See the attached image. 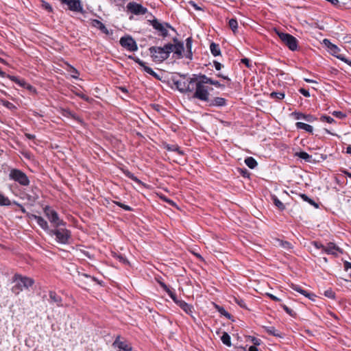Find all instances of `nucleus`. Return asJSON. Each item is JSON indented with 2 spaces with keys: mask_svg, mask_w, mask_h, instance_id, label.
Returning <instances> with one entry per match:
<instances>
[{
  "mask_svg": "<svg viewBox=\"0 0 351 351\" xmlns=\"http://www.w3.org/2000/svg\"><path fill=\"white\" fill-rule=\"evenodd\" d=\"M339 248L336 246L333 243H328L326 246L324 247V252L328 254L337 255Z\"/></svg>",
  "mask_w": 351,
  "mask_h": 351,
  "instance_id": "a211bd4d",
  "label": "nucleus"
},
{
  "mask_svg": "<svg viewBox=\"0 0 351 351\" xmlns=\"http://www.w3.org/2000/svg\"><path fill=\"white\" fill-rule=\"evenodd\" d=\"M291 287L293 290L296 291L297 292L300 293L301 294L304 295V296L308 298L311 300H313L312 296H314V295L307 293L306 291L302 289L300 286L296 285H292Z\"/></svg>",
  "mask_w": 351,
  "mask_h": 351,
  "instance_id": "4be33fe9",
  "label": "nucleus"
},
{
  "mask_svg": "<svg viewBox=\"0 0 351 351\" xmlns=\"http://www.w3.org/2000/svg\"><path fill=\"white\" fill-rule=\"evenodd\" d=\"M10 180L18 182L20 185L27 186L29 184V180L27 175L22 171L17 169H12L9 173Z\"/></svg>",
  "mask_w": 351,
  "mask_h": 351,
  "instance_id": "423d86ee",
  "label": "nucleus"
},
{
  "mask_svg": "<svg viewBox=\"0 0 351 351\" xmlns=\"http://www.w3.org/2000/svg\"><path fill=\"white\" fill-rule=\"evenodd\" d=\"M301 197L305 202H308L310 204L314 206L315 208H318V205L313 199H310L306 195L302 194Z\"/></svg>",
  "mask_w": 351,
  "mask_h": 351,
  "instance_id": "58836bf2",
  "label": "nucleus"
},
{
  "mask_svg": "<svg viewBox=\"0 0 351 351\" xmlns=\"http://www.w3.org/2000/svg\"><path fill=\"white\" fill-rule=\"evenodd\" d=\"M25 198H26L29 202L34 203L39 198V195L33 192L32 195L27 193L25 194Z\"/></svg>",
  "mask_w": 351,
  "mask_h": 351,
  "instance_id": "2f4dec72",
  "label": "nucleus"
},
{
  "mask_svg": "<svg viewBox=\"0 0 351 351\" xmlns=\"http://www.w3.org/2000/svg\"><path fill=\"white\" fill-rule=\"evenodd\" d=\"M16 84L21 87L25 88L29 90H35L34 88L32 85L27 84L24 80L19 79Z\"/></svg>",
  "mask_w": 351,
  "mask_h": 351,
  "instance_id": "c756f323",
  "label": "nucleus"
},
{
  "mask_svg": "<svg viewBox=\"0 0 351 351\" xmlns=\"http://www.w3.org/2000/svg\"><path fill=\"white\" fill-rule=\"evenodd\" d=\"M49 234L51 236H56V241L58 243L64 245L69 244L71 238V231L60 227L51 229Z\"/></svg>",
  "mask_w": 351,
  "mask_h": 351,
  "instance_id": "7ed1b4c3",
  "label": "nucleus"
},
{
  "mask_svg": "<svg viewBox=\"0 0 351 351\" xmlns=\"http://www.w3.org/2000/svg\"><path fill=\"white\" fill-rule=\"evenodd\" d=\"M296 119H304L307 122H313L316 119L311 114H304L300 112L294 113Z\"/></svg>",
  "mask_w": 351,
  "mask_h": 351,
  "instance_id": "aec40b11",
  "label": "nucleus"
},
{
  "mask_svg": "<svg viewBox=\"0 0 351 351\" xmlns=\"http://www.w3.org/2000/svg\"><path fill=\"white\" fill-rule=\"evenodd\" d=\"M119 42L123 47L130 51H136L138 49L136 41L130 36L121 38Z\"/></svg>",
  "mask_w": 351,
  "mask_h": 351,
  "instance_id": "9b49d317",
  "label": "nucleus"
},
{
  "mask_svg": "<svg viewBox=\"0 0 351 351\" xmlns=\"http://www.w3.org/2000/svg\"><path fill=\"white\" fill-rule=\"evenodd\" d=\"M167 44L164 47H152L149 48V51L153 60L155 62H162L167 59L169 56V51L167 49Z\"/></svg>",
  "mask_w": 351,
  "mask_h": 351,
  "instance_id": "39448f33",
  "label": "nucleus"
},
{
  "mask_svg": "<svg viewBox=\"0 0 351 351\" xmlns=\"http://www.w3.org/2000/svg\"><path fill=\"white\" fill-rule=\"evenodd\" d=\"M295 125L298 129L304 130L310 133L313 132V128L311 125L302 122H297Z\"/></svg>",
  "mask_w": 351,
  "mask_h": 351,
  "instance_id": "5701e85b",
  "label": "nucleus"
},
{
  "mask_svg": "<svg viewBox=\"0 0 351 351\" xmlns=\"http://www.w3.org/2000/svg\"><path fill=\"white\" fill-rule=\"evenodd\" d=\"M125 174H126V176H127L128 178H131L132 180H134V181H136V182L138 181V179L136 178V177H135V176H134V174H132V173H130V172H129V171H127V172L125 173Z\"/></svg>",
  "mask_w": 351,
  "mask_h": 351,
  "instance_id": "13d9d810",
  "label": "nucleus"
},
{
  "mask_svg": "<svg viewBox=\"0 0 351 351\" xmlns=\"http://www.w3.org/2000/svg\"><path fill=\"white\" fill-rule=\"evenodd\" d=\"M214 65H215L216 70H217V71L220 70L222 67L221 64L218 62H216V61L214 62Z\"/></svg>",
  "mask_w": 351,
  "mask_h": 351,
  "instance_id": "e2e57ef3",
  "label": "nucleus"
},
{
  "mask_svg": "<svg viewBox=\"0 0 351 351\" xmlns=\"http://www.w3.org/2000/svg\"><path fill=\"white\" fill-rule=\"evenodd\" d=\"M143 68V70L146 73H147L148 74L152 75L153 77H154L156 79H159L158 75L155 71H154L152 68L146 66L145 64L144 65V66Z\"/></svg>",
  "mask_w": 351,
  "mask_h": 351,
  "instance_id": "72a5a7b5",
  "label": "nucleus"
},
{
  "mask_svg": "<svg viewBox=\"0 0 351 351\" xmlns=\"http://www.w3.org/2000/svg\"><path fill=\"white\" fill-rule=\"evenodd\" d=\"M340 60L351 66V61L347 59L346 58H340Z\"/></svg>",
  "mask_w": 351,
  "mask_h": 351,
  "instance_id": "774afa93",
  "label": "nucleus"
},
{
  "mask_svg": "<svg viewBox=\"0 0 351 351\" xmlns=\"http://www.w3.org/2000/svg\"><path fill=\"white\" fill-rule=\"evenodd\" d=\"M0 205L1 206H10L11 205V202L8 199V197L4 196L3 195L0 193Z\"/></svg>",
  "mask_w": 351,
  "mask_h": 351,
  "instance_id": "473e14b6",
  "label": "nucleus"
},
{
  "mask_svg": "<svg viewBox=\"0 0 351 351\" xmlns=\"http://www.w3.org/2000/svg\"><path fill=\"white\" fill-rule=\"evenodd\" d=\"M12 283L14 285L12 287V291L14 294L18 295L23 290L27 289L32 287L34 283V280L31 278L15 274L12 277Z\"/></svg>",
  "mask_w": 351,
  "mask_h": 351,
  "instance_id": "f03ea898",
  "label": "nucleus"
},
{
  "mask_svg": "<svg viewBox=\"0 0 351 351\" xmlns=\"http://www.w3.org/2000/svg\"><path fill=\"white\" fill-rule=\"evenodd\" d=\"M167 49L169 51V53L173 52L177 55L178 58L182 57V52L184 51V45L182 43H177L175 45L173 44H167Z\"/></svg>",
  "mask_w": 351,
  "mask_h": 351,
  "instance_id": "2eb2a0df",
  "label": "nucleus"
},
{
  "mask_svg": "<svg viewBox=\"0 0 351 351\" xmlns=\"http://www.w3.org/2000/svg\"><path fill=\"white\" fill-rule=\"evenodd\" d=\"M324 44L328 48L329 52L336 58L340 60V58H346L343 55L340 54V49L335 45L330 43L328 39L325 38L323 40Z\"/></svg>",
  "mask_w": 351,
  "mask_h": 351,
  "instance_id": "4468645a",
  "label": "nucleus"
},
{
  "mask_svg": "<svg viewBox=\"0 0 351 351\" xmlns=\"http://www.w3.org/2000/svg\"><path fill=\"white\" fill-rule=\"evenodd\" d=\"M276 32L282 42L291 51L298 49V40L292 35L278 30Z\"/></svg>",
  "mask_w": 351,
  "mask_h": 351,
  "instance_id": "0eeeda50",
  "label": "nucleus"
},
{
  "mask_svg": "<svg viewBox=\"0 0 351 351\" xmlns=\"http://www.w3.org/2000/svg\"><path fill=\"white\" fill-rule=\"evenodd\" d=\"M229 27L232 30L234 33L236 32L237 27H238V23L237 21L234 19H232L229 21Z\"/></svg>",
  "mask_w": 351,
  "mask_h": 351,
  "instance_id": "f704fd0d",
  "label": "nucleus"
},
{
  "mask_svg": "<svg viewBox=\"0 0 351 351\" xmlns=\"http://www.w3.org/2000/svg\"><path fill=\"white\" fill-rule=\"evenodd\" d=\"M271 199L274 205L280 210H283L285 209V206L284 204L276 196L272 195Z\"/></svg>",
  "mask_w": 351,
  "mask_h": 351,
  "instance_id": "393cba45",
  "label": "nucleus"
},
{
  "mask_svg": "<svg viewBox=\"0 0 351 351\" xmlns=\"http://www.w3.org/2000/svg\"><path fill=\"white\" fill-rule=\"evenodd\" d=\"M270 97L278 100H281L285 97V94L281 92H272Z\"/></svg>",
  "mask_w": 351,
  "mask_h": 351,
  "instance_id": "e433bc0d",
  "label": "nucleus"
},
{
  "mask_svg": "<svg viewBox=\"0 0 351 351\" xmlns=\"http://www.w3.org/2000/svg\"><path fill=\"white\" fill-rule=\"evenodd\" d=\"M168 295L170 296V298L178 305L179 304V302H181L182 300H178L177 298H176V294L171 291V290L167 292Z\"/></svg>",
  "mask_w": 351,
  "mask_h": 351,
  "instance_id": "49530a36",
  "label": "nucleus"
},
{
  "mask_svg": "<svg viewBox=\"0 0 351 351\" xmlns=\"http://www.w3.org/2000/svg\"><path fill=\"white\" fill-rule=\"evenodd\" d=\"M178 306L187 314L191 315L192 313V306L184 301L179 302Z\"/></svg>",
  "mask_w": 351,
  "mask_h": 351,
  "instance_id": "b1692460",
  "label": "nucleus"
},
{
  "mask_svg": "<svg viewBox=\"0 0 351 351\" xmlns=\"http://www.w3.org/2000/svg\"><path fill=\"white\" fill-rule=\"evenodd\" d=\"M209 106H223L226 104V99L222 97H215L209 100Z\"/></svg>",
  "mask_w": 351,
  "mask_h": 351,
  "instance_id": "412c9836",
  "label": "nucleus"
},
{
  "mask_svg": "<svg viewBox=\"0 0 351 351\" xmlns=\"http://www.w3.org/2000/svg\"><path fill=\"white\" fill-rule=\"evenodd\" d=\"M202 77H203V79H204L206 80L207 84H211V85H214L216 87H224V86L221 84L219 83V82H218L217 80H213V79L207 77L205 75H202Z\"/></svg>",
  "mask_w": 351,
  "mask_h": 351,
  "instance_id": "cd10ccee",
  "label": "nucleus"
},
{
  "mask_svg": "<svg viewBox=\"0 0 351 351\" xmlns=\"http://www.w3.org/2000/svg\"><path fill=\"white\" fill-rule=\"evenodd\" d=\"M265 330L269 333V335H271L273 336L276 337H280V334L278 332V331L275 329L273 326H268L265 327Z\"/></svg>",
  "mask_w": 351,
  "mask_h": 351,
  "instance_id": "c9c22d12",
  "label": "nucleus"
},
{
  "mask_svg": "<svg viewBox=\"0 0 351 351\" xmlns=\"http://www.w3.org/2000/svg\"><path fill=\"white\" fill-rule=\"evenodd\" d=\"M43 7L47 10V11L49 12H51L52 11V8L51 6L50 5L49 3H47V2H43Z\"/></svg>",
  "mask_w": 351,
  "mask_h": 351,
  "instance_id": "864d4df0",
  "label": "nucleus"
},
{
  "mask_svg": "<svg viewBox=\"0 0 351 351\" xmlns=\"http://www.w3.org/2000/svg\"><path fill=\"white\" fill-rule=\"evenodd\" d=\"M195 76L188 80H180L174 82L176 88L182 93L192 92L194 90L193 82Z\"/></svg>",
  "mask_w": 351,
  "mask_h": 351,
  "instance_id": "6e6552de",
  "label": "nucleus"
},
{
  "mask_svg": "<svg viewBox=\"0 0 351 351\" xmlns=\"http://www.w3.org/2000/svg\"><path fill=\"white\" fill-rule=\"evenodd\" d=\"M25 136L28 139H30V140H34V139H35V138H36L35 135H34V134H29V133H25Z\"/></svg>",
  "mask_w": 351,
  "mask_h": 351,
  "instance_id": "69168bd1",
  "label": "nucleus"
},
{
  "mask_svg": "<svg viewBox=\"0 0 351 351\" xmlns=\"http://www.w3.org/2000/svg\"><path fill=\"white\" fill-rule=\"evenodd\" d=\"M72 77H74V78H77V75H78V71L74 69V68H72Z\"/></svg>",
  "mask_w": 351,
  "mask_h": 351,
  "instance_id": "0e129e2a",
  "label": "nucleus"
},
{
  "mask_svg": "<svg viewBox=\"0 0 351 351\" xmlns=\"http://www.w3.org/2000/svg\"><path fill=\"white\" fill-rule=\"evenodd\" d=\"M189 4L194 8L196 10H201L202 8L199 7L194 1H190Z\"/></svg>",
  "mask_w": 351,
  "mask_h": 351,
  "instance_id": "052dcab7",
  "label": "nucleus"
},
{
  "mask_svg": "<svg viewBox=\"0 0 351 351\" xmlns=\"http://www.w3.org/2000/svg\"><path fill=\"white\" fill-rule=\"evenodd\" d=\"M168 295L170 296V298L178 305L179 304V302H181L182 300H178L177 298H176V294L171 291V290L167 292Z\"/></svg>",
  "mask_w": 351,
  "mask_h": 351,
  "instance_id": "a18cd8bd",
  "label": "nucleus"
},
{
  "mask_svg": "<svg viewBox=\"0 0 351 351\" xmlns=\"http://www.w3.org/2000/svg\"><path fill=\"white\" fill-rule=\"evenodd\" d=\"M320 119L322 121H326L328 123H332L335 122V120L332 117L326 115H322Z\"/></svg>",
  "mask_w": 351,
  "mask_h": 351,
  "instance_id": "37998d69",
  "label": "nucleus"
},
{
  "mask_svg": "<svg viewBox=\"0 0 351 351\" xmlns=\"http://www.w3.org/2000/svg\"><path fill=\"white\" fill-rule=\"evenodd\" d=\"M210 51H211L212 54L214 56H219L220 53H221V51H220V48H219V45H217V44H216L215 43H212L210 44Z\"/></svg>",
  "mask_w": 351,
  "mask_h": 351,
  "instance_id": "a878e982",
  "label": "nucleus"
},
{
  "mask_svg": "<svg viewBox=\"0 0 351 351\" xmlns=\"http://www.w3.org/2000/svg\"><path fill=\"white\" fill-rule=\"evenodd\" d=\"M8 77L9 79H10L12 81L14 82L15 83H17V81L19 80V78H18L16 76H13V75H8Z\"/></svg>",
  "mask_w": 351,
  "mask_h": 351,
  "instance_id": "338daca9",
  "label": "nucleus"
},
{
  "mask_svg": "<svg viewBox=\"0 0 351 351\" xmlns=\"http://www.w3.org/2000/svg\"><path fill=\"white\" fill-rule=\"evenodd\" d=\"M111 256H113L114 258L117 259L120 263H122L123 264H126L128 263L126 258L123 257L122 255H117L116 253H112L111 252Z\"/></svg>",
  "mask_w": 351,
  "mask_h": 351,
  "instance_id": "4c0bfd02",
  "label": "nucleus"
},
{
  "mask_svg": "<svg viewBox=\"0 0 351 351\" xmlns=\"http://www.w3.org/2000/svg\"><path fill=\"white\" fill-rule=\"evenodd\" d=\"M32 218L34 219L38 225L45 231H46L48 234H49V232L51 230L49 228V224L47 221L42 217L38 216L36 215H32Z\"/></svg>",
  "mask_w": 351,
  "mask_h": 351,
  "instance_id": "f3484780",
  "label": "nucleus"
},
{
  "mask_svg": "<svg viewBox=\"0 0 351 351\" xmlns=\"http://www.w3.org/2000/svg\"><path fill=\"white\" fill-rule=\"evenodd\" d=\"M112 346L117 351H131L132 346L124 338L118 337L112 343Z\"/></svg>",
  "mask_w": 351,
  "mask_h": 351,
  "instance_id": "f8f14e48",
  "label": "nucleus"
},
{
  "mask_svg": "<svg viewBox=\"0 0 351 351\" xmlns=\"http://www.w3.org/2000/svg\"><path fill=\"white\" fill-rule=\"evenodd\" d=\"M167 149L169 151L177 152L178 154H180L181 155L183 154L182 151H181L180 149V148L177 145H167Z\"/></svg>",
  "mask_w": 351,
  "mask_h": 351,
  "instance_id": "a19ab883",
  "label": "nucleus"
},
{
  "mask_svg": "<svg viewBox=\"0 0 351 351\" xmlns=\"http://www.w3.org/2000/svg\"><path fill=\"white\" fill-rule=\"evenodd\" d=\"M160 283V285L161 286V287L167 293L168 291H170V289L168 288V287L164 283V282H159Z\"/></svg>",
  "mask_w": 351,
  "mask_h": 351,
  "instance_id": "680f3d73",
  "label": "nucleus"
},
{
  "mask_svg": "<svg viewBox=\"0 0 351 351\" xmlns=\"http://www.w3.org/2000/svg\"><path fill=\"white\" fill-rule=\"evenodd\" d=\"M251 340H252V342L255 345V346H258L261 344V339H257L256 337H252L251 338Z\"/></svg>",
  "mask_w": 351,
  "mask_h": 351,
  "instance_id": "4d7b16f0",
  "label": "nucleus"
},
{
  "mask_svg": "<svg viewBox=\"0 0 351 351\" xmlns=\"http://www.w3.org/2000/svg\"><path fill=\"white\" fill-rule=\"evenodd\" d=\"M295 155L298 156L299 158L304 160L306 162L310 161V160L311 158V156H310L308 153H306L305 152H297L295 154Z\"/></svg>",
  "mask_w": 351,
  "mask_h": 351,
  "instance_id": "7c9ffc66",
  "label": "nucleus"
},
{
  "mask_svg": "<svg viewBox=\"0 0 351 351\" xmlns=\"http://www.w3.org/2000/svg\"><path fill=\"white\" fill-rule=\"evenodd\" d=\"M221 340L223 344L226 346L230 347L232 343L230 341V337L226 332H223L222 336L221 337Z\"/></svg>",
  "mask_w": 351,
  "mask_h": 351,
  "instance_id": "c85d7f7f",
  "label": "nucleus"
},
{
  "mask_svg": "<svg viewBox=\"0 0 351 351\" xmlns=\"http://www.w3.org/2000/svg\"><path fill=\"white\" fill-rule=\"evenodd\" d=\"M49 299L51 302L56 303L58 306H62V299L60 296L58 295L55 291H50L49 293Z\"/></svg>",
  "mask_w": 351,
  "mask_h": 351,
  "instance_id": "6ab92c4d",
  "label": "nucleus"
},
{
  "mask_svg": "<svg viewBox=\"0 0 351 351\" xmlns=\"http://www.w3.org/2000/svg\"><path fill=\"white\" fill-rule=\"evenodd\" d=\"M112 202H113V204H115L118 205L119 206L123 208L125 210H132V208L129 206L125 205L121 202H119L117 201H112Z\"/></svg>",
  "mask_w": 351,
  "mask_h": 351,
  "instance_id": "09e8293b",
  "label": "nucleus"
},
{
  "mask_svg": "<svg viewBox=\"0 0 351 351\" xmlns=\"http://www.w3.org/2000/svg\"><path fill=\"white\" fill-rule=\"evenodd\" d=\"M77 280L79 285L84 289H86V287L90 286L93 283H99L95 277L80 272H78Z\"/></svg>",
  "mask_w": 351,
  "mask_h": 351,
  "instance_id": "1a4fd4ad",
  "label": "nucleus"
},
{
  "mask_svg": "<svg viewBox=\"0 0 351 351\" xmlns=\"http://www.w3.org/2000/svg\"><path fill=\"white\" fill-rule=\"evenodd\" d=\"M312 244L315 246V247H316L317 249H322V251L324 252V245H323L322 243H320L319 242H317V241H313L312 243Z\"/></svg>",
  "mask_w": 351,
  "mask_h": 351,
  "instance_id": "603ef678",
  "label": "nucleus"
},
{
  "mask_svg": "<svg viewBox=\"0 0 351 351\" xmlns=\"http://www.w3.org/2000/svg\"><path fill=\"white\" fill-rule=\"evenodd\" d=\"M92 25L93 27L99 29L102 25V23L98 20H93L92 21Z\"/></svg>",
  "mask_w": 351,
  "mask_h": 351,
  "instance_id": "3c124183",
  "label": "nucleus"
},
{
  "mask_svg": "<svg viewBox=\"0 0 351 351\" xmlns=\"http://www.w3.org/2000/svg\"><path fill=\"white\" fill-rule=\"evenodd\" d=\"M245 165L250 169H254L257 166L256 160L252 157H247L245 159Z\"/></svg>",
  "mask_w": 351,
  "mask_h": 351,
  "instance_id": "bb28decb",
  "label": "nucleus"
},
{
  "mask_svg": "<svg viewBox=\"0 0 351 351\" xmlns=\"http://www.w3.org/2000/svg\"><path fill=\"white\" fill-rule=\"evenodd\" d=\"M151 24L152 27L158 32L159 35L162 37H166L168 35V28L172 29L173 28L167 23H161L157 19H154L151 21Z\"/></svg>",
  "mask_w": 351,
  "mask_h": 351,
  "instance_id": "9d476101",
  "label": "nucleus"
},
{
  "mask_svg": "<svg viewBox=\"0 0 351 351\" xmlns=\"http://www.w3.org/2000/svg\"><path fill=\"white\" fill-rule=\"evenodd\" d=\"M280 245L286 249H289L291 247V244L288 241H280Z\"/></svg>",
  "mask_w": 351,
  "mask_h": 351,
  "instance_id": "8fccbe9b",
  "label": "nucleus"
},
{
  "mask_svg": "<svg viewBox=\"0 0 351 351\" xmlns=\"http://www.w3.org/2000/svg\"><path fill=\"white\" fill-rule=\"evenodd\" d=\"M127 9L131 13L136 15H143L147 12V9L136 2H130L127 5Z\"/></svg>",
  "mask_w": 351,
  "mask_h": 351,
  "instance_id": "ddd939ff",
  "label": "nucleus"
},
{
  "mask_svg": "<svg viewBox=\"0 0 351 351\" xmlns=\"http://www.w3.org/2000/svg\"><path fill=\"white\" fill-rule=\"evenodd\" d=\"M299 91H300V93L301 94H302L304 96L307 97H310V93H309L308 90H306V89H304V88H300V89L299 90Z\"/></svg>",
  "mask_w": 351,
  "mask_h": 351,
  "instance_id": "5fc2aeb1",
  "label": "nucleus"
},
{
  "mask_svg": "<svg viewBox=\"0 0 351 351\" xmlns=\"http://www.w3.org/2000/svg\"><path fill=\"white\" fill-rule=\"evenodd\" d=\"M332 114L341 119L346 117V114L341 111H333Z\"/></svg>",
  "mask_w": 351,
  "mask_h": 351,
  "instance_id": "de8ad7c7",
  "label": "nucleus"
},
{
  "mask_svg": "<svg viewBox=\"0 0 351 351\" xmlns=\"http://www.w3.org/2000/svg\"><path fill=\"white\" fill-rule=\"evenodd\" d=\"M325 295L328 297V298H335V294L332 291H326L325 292Z\"/></svg>",
  "mask_w": 351,
  "mask_h": 351,
  "instance_id": "bf43d9fd",
  "label": "nucleus"
},
{
  "mask_svg": "<svg viewBox=\"0 0 351 351\" xmlns=\"http://www.w3.org/2000/svg\"><path fill=\"white\" fill-rule=\"evenodd\" d=\"M186 47L189 51L190 57L192 56L191 53V47H192V39L191 38H188L186 40Z\"/></svg>",
  "mask_w": 351,
  "mask_h": 351,
  "instance_id": "79ce46f5",
  "label": "nucleus"
},
{
  "mask_svg": "<svg viewBox=\"0 0 351 351\" xmlns=\"http://www.w3.org/2000/svg\"><path fill=\"white\" fill-rule=\"evenodd\" d=\"M2 104L4 106H5L8 109H15L16 106L11 102L5 100H2Z\"/></svg>",
  "mask_w": 351,
  "mask_h": 351,
  "instance_id": "c03bdc74",
  "label": "nucleus"
},
{
  "mask_svg": "<svg viewBox=\"0 0 351 351\" xmlns=\"http://www.w3.org/2000/svg\"><path fill=\"white\" fill-rule=\"evenodd\" d=\"M45 215L47 217L51 225L56 228L65 226V222L60 219L58 213L50 206H46L43 208Z\"/></svg>",
  "mask_w": 351,
  "mask_h": 351,
  "instance_id": "20e7f679",
  "label": "nucleus"
},
{
  "mask_svg": "<svg viewBox=\"0 0 351 351\" xmlns=\"http://www.w3.org/2000/svg\"><path fill=\"white\" fill-rule=\"evenodd\" d=\"M282 308L289 314L292 315L293 311L290 309L288 306H287L285 304L281 305Z\"/></svg>",
  "mask_w": 351,
  "mask_h": 351,
  "instance_id": "6e6d98bb",
  "label": "nucleus"
},
{
  "mask_svg": "<svg viewBox=\"0 0 351 351\" xmlns=\"http://www.w3.org/2000/svg\"><path fill=\"white\" fill-rule=\"evenodd\" d=\"M217 308L218 310V312L221 315L225 316L228 319H230L231 318L230 314L228 312H227L223 307H220V306H217Z\"/></svg>",
  "mask_w": 351,
  "mask_h": 351,
  "instance_id": "ea45409f",
  "label": "nucleus"
},
{
  "mask_svg": "<svg viewBox=\"0 0 351 351\" xmlns=\"http://www.w3.org/2000/svg\"><path fill=\"white\" fill-rule=\"evenodd\" d=\"M70 10L77 12H82L83 8L80 0H67L65 3Z\"/></svg>",
  "mask_w": 351,
  "mask_h": 351,
  "instance_id": "dca6fc26",
  "label": "nucleus"
},
{
  "mask_svg": "<svg viewBox=\"0 0 351 351\" xmlns=\"http://www.w3.org/2000/svg\"><path fill=\"white\" fill-rule=\"evenodd\" d=\"M193 84L195 86L193 97L203 101H209V91L213 90V88L207 86V83L202 77V75H195Z\"/></svg>",
  "mask_w": 351,
  "mask_h": 351,
  "instance_id": "f257e3e1",
  "label": "nucleus"
}]
</instances>
